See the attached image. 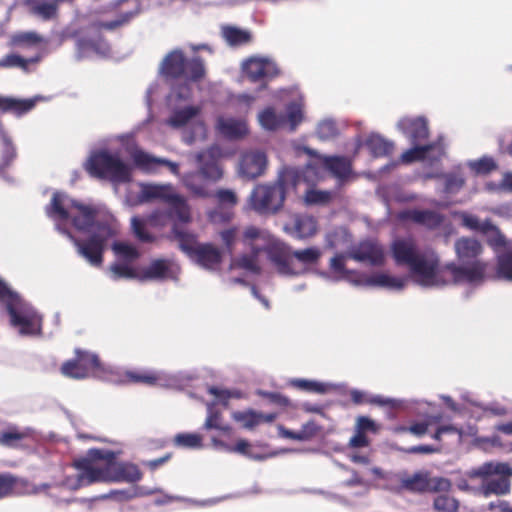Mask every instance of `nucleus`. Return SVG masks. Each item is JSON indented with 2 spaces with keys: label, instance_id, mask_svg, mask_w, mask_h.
I'll list each match as a JSON object with an SVG mask.
<instances>
[{
  "label": "nucleus",
  "instance_id": "obj_1",
  "mask_svg": "<svg viewBox=\"0 0 512 512\" xmlns=\"http://www.w3.org/2000/svg\"><path fill=\"white\" fill-rule=\"evenodd\" d=\"M73 466L80 471L75 488L95 482H129L141 480L142 472L132 463H117L111 450L93 448L86 456L74 461Z\"/></svg>",
  "mask_w": 512,
  "mask_h": 512
},
{
  "label": "nucleus",
  "instance_id": "obj_2",
  "mask_svg": "<svg viewBox=\"0 0 512 512\" xmlns=\"http://www.w3.org/2000/svg\"><path fill=\"white\" fill-rule=\"evenodd\" d=\"M264 252L280 275L290 277L307 273L322 256L319 247L311 246L293 250L289 244L280 240H271L265 246Z\"/></svg>",
  "mask_w": 512,
  "mask_h": 512
},
{
  "label": "nucleus",
  "instance_id": "obj_3",
  "mask_svg": "<svg viewBox=\"0 0 512 512\" xmlns=\"http://www.w3.org/2000/svg\"><path fill=\"white\" fill-rule=\"evenodd\" d=\"M398 266H406L423 286H433L438 277V258L421 252L412 238H397L390 246Z\"/></svg>",
  "mask_w": 512,
  "mask_h": 512
},
{
  "label": "nucleus",
  "instance_id": "obj_4",
  "mask_svg": "<svg viewBox=\"0 0 512 512\" xmlns=\"http://www.w3.org/2000/svg\"><path fill=\"white\" fill-rule=\"evenodd\" d=\"M45 213L56 222L57 228H62V222L71 220L73 227L81 232H89L92 228L97 230L98 222H109L97 219L99 210L96 206L69 199L59 192L52 195L50 203L45 207Z\"/></svg>",
  "mask_w": 512,
  "mask_h": 512
},
{
  "label": "nucleus",
  "instance_id": "obj_5",
  "mask_svg": "<svg viewBox=\"0 0 512 512\" xmlns=\"http://www.w3.org/2000/svg\"><path fill=\"white\" fill-rule=\"evenodd\" d=\"M300 174L294 168H284L275 184H259L251 192V208L261 215L275 214L284 204L286 191L296 189Z\"/></svg>",
  "mask_w": 512,
  "mask_h": 512
},
{
  "label": "nucleus",
  "instance_id": "obj_6",
  "mask_svg": "<svg viewBox=\"0 0 512 512\" xmlns=\"http://www.w3.org/2000/svg\"><path fill=\"white\" fill-rule=\"evenodd\" d=\"M141 11L138 1H135L134 8L131 10L120 11L117 17L110 21H96L89 25L88 29L94 32V35H84L77 40V49L82 56L89 52L106 53L110 47L108 42L101 34L102 30L115 31L128 25Z\"/></svg>",
  "mask_w": 512,
  "mask_h": 512
},
{
  "label": "nucleus",
  "instance_id": "obj_7",
  "mask_svg": "<svg viewBox=\"0 0 512 512\" xmlns=\"http://www.w3.org/2000/svg\"><path fill=\"white\" fill-rule=\"evenodd\" d=\"M58 231L65 235L76 247L77 252L87 262L95 267H101L104 261V252L107 242L116 235V229L111 222H98L97 231L87 239L81 240L75 237L68 229L59 228Z\"/></svg>",
  "mask_w": 512,
  "mask_h": 512
},
{
  "label": "nucleus",
  "instance_id": "obj_8",
  "mask_svg": "<svg viewBox=\"0 0 512 512\" xmlns=\"http://www.w3.org/2000/svg\"><path fill=\"white\" fill-rule=\"evenodd\" d=\"M160 73L167 79L197 82L204 78L206 70L201 57L187 58L181 49H174L163 58Z\"/></svg>",
  "mask_w": 512,
  "mask_h": 512
},
{
  "label": "nucleus",
  "instance_id": "obj_9",
  "mask_svg": "<svg viewBox=\"0 0 512 512\" xmlns=\"http://www.w3.org/2000/svg\"><path fill=\"white\" fill-rule=\"evenodd\" d=\"M472 478H482L483 494L489 495H506L510 492L512 476V467L505 462L490 461L485 462L481 466L472 469L469 472Z\"/></svg>",
  "mask_w": 512,
  "mask_h": 512
},
{
  "label": "nucleus",
  "instance_id": "obj_10",
  "mask_svg": "<svg viewBox=\"0 0 512 512\" xmlns=\"http://www.w3.org/2000/svg\"><path fill=\"white\" fill-rule=\"evenodd\" d=\"M86 169L94 177L108 178L113 182L125 183L131 177L129 167L120 157L105 150L91 155Z\"/></svg>",
  "mask_w": 512,
  "mask_h": 512
},
{
  "label": "nucleus",
  "instance_id": "obj_11",
  "mask_svg": "<svg viewBox=\"0 0 512 512\" xmlns=\"http://www.w3.org/2000/svg\"><path fill=\"white\" fill-rule=\"evenodd\" d=\"M141 198L144 201L161 200L169 205L170 215L179 222L188 223L191 221L190 207L186 199L175 193L171 185H143Z\"/></svg>",
  "mask_w": 512,
  "mask_h": 512
},
{
  "label": "nucleus",
  "instance_id": "obj_12",
  "mask_svg": "<svg viewBox=\"0 0 512 512\" xmlns=\"http://www.w3.org/2000/svg\"><path fill=\"white\" fill-rule=\"evenodd\" d=\"M6 311L10 324L21 335L37 336L41 334L42 317L18 297H10L6 301Z\"/></svg>",
  "mask_w": 512,
  "mask_h": 512
},
{
  "label": "nucleus",
  "instance_id": "obj_13",
  "mask_svg": "<svg viewBox=\"0 0 512 512\" xmlns=\"http://www.w3.org/2000/svg\"><path fill=\"white\" fill-rule=\"evenodd\" d=\"M464 266H458L454 263H448L444 267L438 266L437 282L433 286L472 283L483 279L486 264L481 260L463 263Z\"/></svg>",
  "mask_w": 512,
  "mask_h": 512
},
{
  "label": "nucleus",
  "instance_id": "obj_14",
  "mask_svg": "<svg viewBox=\"0 0 512 512\" xmlns=\"http://www.w3.org/2000/svg\"><path fill=\"white\" fill-rule=\"evenodd\" d=\"M100 370V360L96 354L80 349L75 350V357L65 361L61 373L69 378L84 379Z\"/></svg>",
  "mask_w": 512,
  "mask_h": 512
},
{
  "label": "nucleus",
  "instance_id": "obj_15",
  "mask_svg": "<svg viewBox=\"0 0 512 512\" xmlns=\"http://www.w3.org/2000/svg\"><path fill=\"white\" fill-rule=\"evenodd\" d=\"M244 76L252 83L267 82L280 75L275 61L266 57L251 56L241 64Z\"/></svg>",
  "mask_w": 512,
  "mask_h": 512
},
{
  "label": "nucleus",
  "instance_id": "obj_16",
  "mask_svg": "<svg viewBox=\"0 0 512 512\" xmlns=\"http://www.w3.org/2000/svg\"><path fill=\"white\" fill-rule=\"evenodd\" d=\"M401 487L410 492H447L451 482L443 477H430L427 472H416L401 479Z\"/></svg>",
  "mask_w": 512,
  "mask_h": 512
},
{
  "label": "nucleus",
  "instance_id": "obj_17",
  "mask_svg": "<svg viewBox=\"0 0 512 512\" xmlns=\"http://www.w3.org/2000/svg\"><path fill=\"white\" fill-rule=\"evenodd\" d=\"M304 152L340 181L348 179L352 173V163L345 156H322L309 147H304Z\"/></svg>",
  "mask_w": 512,
  "mask_h": 512
},
{
  "label": "nucleus",
  "instance_id": "obj_18",
  "mask_svg": "<svg viewBox=\"0 0 512 512\" xmlns=\"http://www.w3.org/2000/svg\"><path fill=\"white\" fill-rule=\"evenodd\" d=\"M348 256L358 262H367L371 266H382L385 263L383 247L373 240L360 242Z\"/></svg>",
  "mask_w": 512,
  "mask_h": 512
},
{
  "label": "nucleus",
  "instance_id": "obj_19",
  "mask_svg": "<svg viewBox=\"0 0 512 512\" xmlns=\"http://www.w3.org/2000/svg\"><path fill=\"white\" fill-rule=\"evenodd\" d=\"M221 156L222 151L218 146L209 147L198 154L200 173L204 178L211 181H218L222 178L223 170L219 163Z\"/></svg>",
  "mask_w": 512,
  "mask_h": 512
},
{
  "label": "nucleus",
  "instance_id": "obj_20",
  "mask_svg": "<svg viewBox=\"0 0 512 512\" xmlns=\"http://www.w3.org/2000/svg\"><path fill=\"white\" fill-rule=\"evenodd\" d=\"M219 205L209 213V218L214 223H226L233 217L232 208L238 202L236 194L229 189H220L216 192Z\"/></svg>",
  "mask_w": 512,
  "mask_h": 512
},
{
  "label": "nucleus",
  "instance_id": "obj_21",
  "mask_svg": "<svg viewBox=\"0 0 512 512\" xmlns=\"http://www.w3.org/2000/svg\"><path fill=\"white\" fill-rule=\"evenodd\" d=\"M397 127L412 144H420L429 136L428 123L423 117H405L399 120Z\"/></svg>",
  "mask_w": 512,
  "mask_h": 512
},
{
  "label": "nucleus",
  "instance_id": "obj_22",
  "mask_svg": "<svg viewBox=\"0 0 512 512\" xmlns=\"http://www.w3.org/2000/svg\"><path fill=\"white\" fill-rule=\"evenodd\" d=\"M266 163V156L263 152H247L241 157L240 173L248 179H255L264 173Z\"/></svg>",
  "mask_w": 512,
  "mask_h": 512
},
{
  "label": "nucleus",
  "instance_id": "obj_23",
  "mask_svg": "<svg viewBox=\"0 0 512 512\" xmlns=\"http://www.w3.org/2000/svg\"><path fill=\"white\" fill-rule=\"evenodd\" d=\"M191 259L205 269L216 270L222 262V252L211 243H201Z\"/></svg>",
  "mask_w": 512,
  "mask_h": 512
},
{
  "label": "nucleus",
  "instance_id": "obj_24",
  "mask_svg": "<svg viewBox=\"0 0 512 512\" xmlns=\"http://www.w3.org/2000/svg\"><path fill=\"white\" fill-rule=\"evenodd\" d=\"M216 130L220 135L229 140L241 139L249 132L247 122L244 119L220 116L216 121Z\"/></svg>",
  "mask_w": 512,
  "mask_h": 512
},
{
  "label": "nucleus",
  "instance_id": "obj_25",
  "mask_svg": "<svg viewBox=\"0 0 512 512\" xmlns=\"http://www.w3.org/2000/svg\"><path fill=\"white\" fill-rule=\"evenodd\" d=\"M457 259L461 263H471L479 260L478 257L483 252L481 243L471 237H461L454 244Z\"/></svg>",
  "mask_w": 512,
  "mask_h": 512
},
{
  "label": "nucleus",
  "instance_id": "obj_26",
  "mask_svg": "<svg viewBox=\"0 0 512 512\" xmlns=\"http://www.w3.org/2000/svg\"><path fill=\"white\" fill-rule=\"evenodd\" d=\"M400 217L403 220L412 221L428 229L438 228L444 220L443 216L436 211L420 209L406 210L401 213Z\"/></svg>",
  "mask_w": 512,
  "mask_h": 512
},
{
  "label": "nucleus",
  "instance_id": "obj_27",
  "mask_svg": "<svg viewBox=\"0 0 512 512\" xmlns=\"http://www.w3.org/2000/svg\"><path fill=\"white\" fill-rule=\"evenodd\" d=\"M72 1L73 0H27V5L33 15L43 21H49L58 18L60 3Z\"/></svg>",
  "mask_w": 512,
  "mask_h": 512
},
{
  "label": "nucleus",
  "instance_id": "obj_28",
  "mask_svg": "<svg viewBox=\"0 0 512 512\" xmlns=\"http://www.w3.org/2000/svg\"><path fill=\"white\" fill-rule=\"evenodd\" d=\"M221 36L230 47L248 45L253 41V34L250 30L233 25H223Z\"/></svg>",
  "mask_w": 512,
  "mask_h": 512
},
{
  "label": "nucleus",
  "instance_id": "obj_29",
  "mask_svg": "<svg viewBox=\"0 0 512 512\" xmlns=\"http://www.w3.org/2000/svg\"><path fill=\"white\" fill-rule=\"evenodd\" d=\"M235 421L242 423L246 429H253L262 423H272L277 418L276 413L264 414L254 410L238 411L233 413Z\"/></svg>",
  "mask_w": 512,
  "mask_h": 512
},
{
  "label": "nucleus",
  "instance_id": "obj_30",
  "mask_svg": "<svg viewBox=\"0 0 512 512\" xmlns=\"http://www.w3.org/2000/svg\"><path fill=\"white\" fill-rule=\"evenodd\" d=\"M135 165L142 169H151L155 165L167 166L174 174L178 173L179 167L177 163L171 162L167 159L156 158L142 150H137L132 155Z\"/></svg>",
  "mask_w": 512,
  "mask_h": 512
},
{
  "label": "nucleus",
  "instance_id": "obj_31",
  "mask_svg": "<svg viewBox=\"0 0 512 512\" xmlns=\"http://www.w3.org/2000/svg\"><path fill=\"white\" fill-rule=\"evenodd\" d=\"M170 262L165 259H155L139 274V280H164L170 277Z\"/></svg>",
  "mask_w": 512,
  "mask_h": 512
},
{
  "label": "nucleus",
  "instance_id": "obj_32",
  "mask_svg": "<svg viewBox=\"0 0 512 512\" xmlns=\"http://www.w3.org/2000/svg\"><path fill=\"white\" fill-rule=\"evenodd\" d=\"M35 104L36 101L34 99H16L0 96V111L3 113H13L21 116L32 110Z\"/></svg>",
  "mask_w": 512,
  "mask_h": 512
},
{
  "label": "nucleus",
  "instance_id": "obj_33",
  "mask_svg": "<svg viewBox=\"0 0 512 512\" xmlns=\"http://www.w3.org/2000/svg\"><path fill=\"white\" fill-rule=\"evenodd\" d=\"M200 112L201 109L198 106H186L181 109H176L172 112L166 123L176 129L182 128L186 126L193 118L198 116Z\"/></svg>",
  "mask_w": 512,
  "mask_h": 512
},
{
  "label": "nucleus",
  "instance_id": "obj_34",
  "mask_svg": "<svg viewBox=\"0 0 512 512\" xmlns=\"http://www.w3.org/2000/svg\"><path fill=\"white\" fill-rule=\"evenodd\" d=\"M294 233L298 239H307L317 232V221L310 215H297L294 219Z\"/></svg>",
  "mask_w": 512,
  "mask_h": 512
},
{
  "label": "nucleus",
  "instance_id": "obj_35",
  "mask_svg": "<svg viewBox=\"0 0 512 512\" xmlns=\"http://www.w3.org/2000/svg\"><path fill=\"white\" fill-rule=\"evenodd\" d=\"M174 239L178 241L179 248L190 258L193 256L201 243L197 242L194 234L183 231L177 224L172 227Z\"/></svg>",
  "mask_w": 512,
  "mask_h": 512
},
{
  "label": "nucleus",
  "instance_id": "obj_36",
  "mask_svg": "<svg viewBox=\"0 0 512 512\" xmlns=\"http://www.w3.org/2000/svg\"><path fill=\"white\" fill-rule=\"evenodd\" d=\"M365 146L374 157H385L393 152L394 145L391 141L377 134H371L365 141Z\"/></svg>",
  "mask_w": 512,
  "mask_h": 512
},
{
  "label": "nucleus",
  "instance_id": "obj_37",
  "mask_svg": "<svg viewBox=\"0 0 512 512\" xmlns=\"http://www.w3.org/2000/svg\"><path fill=\"white\" fill-rule=\"evenodd\" d=\"M260 125L269 131H275L285 123V117L278 115L273 107H266L258 115Z\"/></svg>",
  "mask_w": 512,
  "mask_h": 512
},
{
  "label": "nucleus",
  "instance_id": "obj_38",
  "mask_svg": "<svg viewBox=\"0 0 512 512\" xmlns=\"http://www.w3.org/2000/svg\"><path fill=\"white\" fill-rule=\"evenodd\" d=\"M413 145L414 146L412 148H410L402 153L401 161L403 163L409 164V163H413L416 161H423L426 158L427 153L435 148L434 143H429V144H425V145H420V144H413Z\"/></svg>",
  "mask_w": 512,
  "mask_h": 512
},
{
  "label": "nucleus",
  "instance_id": "obj_39",
  "mask_svg": "<svg viewBox=\"0 0 512 512\" xmlns=\"http://www.w3.org/2000/svg\"><path fill=\"white\" fill-rule=\"evenodd\" d=\"M26 485V482L9 473L0 474V499L14 493L20 487Z\"/></svg>",
  "mask_w": 512,
  "mask_h": 512
},
{
  "label": "nucleus",
  "instance_id": "obj_40",
  "mask_svg": "<svg viewBox=\"0 0 512 512\" xmlns=\"http://www.w3.org/2000/svg\"><path fill=\"white\" fill-rule=\"evenodd\" d=\"M459 501L448 494H439L433 500V509L436 512H458Z\"/></svg>",
  "mask_w": 512,
  "mask_h": 512
},
{
  "label": "nucleus",
  "instance_id": "obj_41",
  "mask_svg": "<svg viewBox=\"0 0 512 512\" xmlns=\"http://www.w3.org/2000/svg\"><path fill=\"white\" fill-rule=\"evenodd\" d=\"M368 282L375 286L388 287L393 289H402L405 285L403 279L390 276L386 273H376L370 277Z\"/></svg>",
  "mask_w": 512,
  "mask_h": 512
},
{
  "label": "nucleus",
  "instance_id": "obj_42",
  "mask_svg": "<svg viewBox=\"0 0 512 512\" xmlns=\"http://www.w3.org/2000/svg\"><path fill=\"white\" fill-rule=\"evenodd\" d=\"M461 218L462 224L471 230L479 231L482 233L497 231V228L489 220L480 222L477 216L468 213H463Z\"/></svg>",
  "mask_w": 512,
  "mask_h": 512
},
{
  "label": "nucleus",
  "instance_id": "obj_43",
  "mask_svg": "<svg viewBox=\"0 0 512 512\" xmlns=\"http://www.w3.org/2000/svg\"><path fill=\"white\" fill-rule=\"evenodd\" d=\"M264 248L252 247L251 255H243L238 259V266L252 273L259 274L261 268L258 264V255Z\"/></svg>",
  "mask_w": 512,
  "mask_h": 512
},
{
  "label": "nucleus",
  "instance_id": "obj_44",
  "mask_svg": "<svg viewBox=\"0 0 512 512\" xmlns=\"http://www.w3.org/2000/svg\"><path fill=\"white\" fill-rule=\"evenodd\" d=\"M202 436L197 433H179L174 437V444L184 448H200L202 446Z\"/></svg>",
  "mask_w": 512,
  "mask_h": 512
},
{
  "label": "nucleus",
  "instance_id": "obj_45",
  "mask_svg": "<svg viewBox=\"0 0 512 512\" xmlns=\"http://www.w3.org/2000/svg\"><path fill=\"white\" fill-rule=\"evenodd\" d=\"M132 231L135 237L143 243H152L155 237L146 229V223L139 217H133L131 219Z\"/></svg>",
  "mask_w": 512,
  "mask_h": 512
},
{
  "label": "nucleus",
  "instance_id": "obj_46",
  "mask_svg": "<svg viewBox=\"0 0 512 512\" xmlns=\"http://www.w3.org/2000/svg\"><path fill=\"white\" fill-rule=\"evenodd\" d=\"M444 190L446 193L455 194L461 190L465 184L464 177L459 173L443 174Z\"/></svg>",
  "mask_w": 512,
  "mask_h": 512
},
{
  "label": "nucleus",
  "instance_id": "obj_47",
  "mask_svg": "<svg viewBox=\"0 0 512 512\" xmlns=\"http://www.w3.org/2000/svg\"><path fill=\"white\" fill-rule=\"evenodd\" d=\"M199 179L200 177L197 174L187 175L184 179V184L195 196L203 198L209 197V191L204 184L199 183Z\"/></svg>",
  "mask_w": 512,
  "mask_h": 512
},
{
  "label": "nucleus",
  "instance_id": "obj_48",
  "mask_svg": "<svg viewBox=\"0 0 512 512\" xmlns=\"http://www.w3.org/2000/svg\"><path fill=\"white\" fill-rule=\"evenodd\" d=\"M112 249L115 254L127 261H134L140 256L137 248L128 243L115 242L112 246Z\"/></svg>",
  "mask_w": 512,
  "mask_h": 512
},
{
  "label": "nucleus",
  "instance_id": "obj_49",
  "mask_svg": "<svg viewBox=\"0 0 512 512\" xmlns=\"http://www.w3.org/2000/svg\"><path fill=\"white\" fill-rule=\"evenodd\" d=\"M497 273L501 278L512 281V250L499 256Z\"/></svg>",
  "mask_w": 512,
  "mask_h": 512
},
{
  "label": "nucleus",
  "instance_id": "obj_50",
  "mask_svg": "<svg viewBox=\"0 0 512 512\" xmlns=\"http://www.w3.org/2000/svg\"><path fill=\"white\" fill-rule=\"evenodd\" d=\"M111 276L113 280H119V279H134L138 278L139 275L136 273V271L130 267L127 264H121V263H114L110 266Z\"/></svg>",
  "mask_w": 512,
  "mask_h": 512
},
{
  "label": "nucleus",
  "instance_id": "obj_51",
  "mask_svg": "<svg viewBox=\"0 0 512 512\" xmlns=\"http://www.w3.org/2000/svg\"><path fill=\"white\" fill-rule=\"evenodd\" d=\"M127 378L133 383H141L149 386L155 385L159 380L156 373L148 371L127 372Z\"/></svg>",
  "mask_w": 512,
  "mask_h": 512
},
{
  "label": "nucleus",
  "instance_id": "obj_52",
  "mask_svg": "<svg viewBox=\"0 0 512 512\" xmlns=\"http://www.w3.org/2000/svg\"><path fill=\"white\" fill-rule=\"evenodd\" d=\"M470 167L476 174L487 175L497 169V164L491 157H482L470 163Z\"/></svg>",
  "mask_w": 512,
  "mask_h": 512
},
{
  "label": "nucleus",
  "instance_id": "obj_53",
  "mask_svg": "<svg viewBox=\"0 0 512 512\" xmlns=\"http://www.w3.org/2000/svg\"><path fill=\"white\" fill-rule=\"evenodd\" d=\"M305 202L307 204H326L331 201L332 194L329 191L309 189L305 193Z\"/></svg>",
  "mask_w": 512,
  "mask_h": 512
},
{
  "label": "nucleus",
  "instance_id": "obj_54",
  "mask_svg": "<svg viewBox=\"0 0 512 512\" xmlns=\"http://www.w3.org/2000/svg\"><path fill=\"white\" fill-rule=\"evenodd\" d=\"M221 412L215 410L212 404L208 405V416L206 418L204 427L206 429H218L222 431H228V426L221 425Z\"/></svg>",
  "mask_w": 512,
  "mask_h": 512
},
{
  "label": "nucleus",
  "instance_id": "obj_55",
  "mask_svg": "<svg viewBox=\"0 0 512 512\" xmlns=\"http://www.w3.org/2000/svg\"><path fill=\"white\" fill-rule=\"evenodd\" d=\"M287 120L291 130H295L302 122L303 111L302 106L299 103L292 102L287 106Z\"/></svg>",
  "mask_w": 512,
  "mask_h": 512
},
{
  "label": "nucleus",
  "instance_id": "obj_56",
  "mask_svg": "<svg viewBox=\"0 0 512 512\" xmlns=\"http://www.w3.org/2000/svg\"><path fill=\"white\" fill-rule=\"evenodd\" d=\"M293 385L297 388L320 394L326 393L328 390L327 384L306 379H296L293 381Z\"/></svg>",
  "mask_w": 512,
  "mask_h": 512
},
{
  "label": "nucleus",
  "instance_id": "obj_57",
  "mask_svg": "<svg viewBox=\"0 0 512 512\" xmlns=\"http://www.w3.org/2000/svg\"><path fill=\"white\" fill-rule=\"evenodd\" d=\"M338 129L336 124L331 120H324L317 126V135L321 139H330L337 135Z\"/></svg>",
  "mask_w": 512,
  "mask_h": 512
},
{
  "label": "nucleus",
  "instance_id": "obj_58",
  "mask_svg": "<svg viewBox=\"0 0 512 512\" xmlns=\"http://www.w3.org/2000/svg\"><path fill=\"white\" fill-rule=\"evenodd\" d=\"M42 41V38L35 32H23L13 36L14 44L21 45H36Z\"/></svg>",
  "mask_w": 512,
  "mask_h": 512
},
{
  "label": "nucleus",
  "instance_id": "obj_59",
  "mask_svg": "<svg viewBox=\"0 0 512 512\" xmlns=\"http://www.w3.org/2000/svg\"><path fill=\"white\" fill-rule=\"evenodd\" d=\"M25 434L17 430L6 431L0 435V445L6 447H16V442L22 440Z\"/></svg>",
  "mask_w": 512,
  "mask_h": 512
},
{
  "label": "nucleus",
  "instance_id": "obj_60",
  "mask_svg": "<svg viewBox=\"0 0 512 512\" xmlns=\"http://www.w3.org/2000/svg\"><path fill=\"white\" fill-rule=\"evenodd\" d=\"M209 394L216 397V399L224 406L228 405V401L231 397H236L237 395L229 390L220 389L215 386H212L208 389Z\"/></svg>",
  "mask_w": 512,
  "mask_h": 512
},
{
  "label": "nucleus",
  "instance_id": "obj_61",
  "mask_svg": "<svg viewBox=\"0 0 512 512\" xmlns=\"http://www.w3.org/2000/svg\"><path fill=\"white\" fill-rule=\"evenodd\" d=\"M356 430L364 434L368 431L375 433L377 432L378 427L372 419L366 416H359L357 418Z\"/></svg>",
  "mask_w": 512,
  "mask_h": 512
},
{
  "label": "nucleus",
  "instance_id": "obj_62",
  "mask_svg": "<svg viewBox=\"0 0 512 512\" xmlns=\"http://www.w3.org/2000/svg\"><path fill=\"white\" fill-rule=\"evenodd\" d=\"M444 434H457L459 439H461L463 432L461 429H459L453 425H442L437 428V430L432 435V438L436 441H441L442 436Z\"/></svg>",
  "mask_w": 512,
  "mask_h": 512
},
{
  "label": "nucleus",
  "instance_id": "obj_63",
  "mask_svg": "<svg viewBox=\"0 0 512 512\" xmlns=\"http://www.w3.org/2000/svg\"><path fill=\"white\" fill-rule=\"evenodd\" d=\"M16 157V149L12 141L5 137L3 139V159L6 164H9Z\"/></svg>",
  "mask_w": 512,
  "mask_h": 512
},
{
  "label": "nucleus",
  "instance_id": "obj_64",
  "mask_svg": "<svg viewBox=\"0 0 512 512\" xmlns=\"http://www.w3.org/2000/svg\"><path fill=\"white\" fill-rule=\"evenodd\" d=\"M236 235L237 229L235 227L228 228L220 232L221 239L228 250L232 249L236 240Z\"/></svg>",
  "mask_w": 512,
  "mask_h": 512
}]
</instances>
